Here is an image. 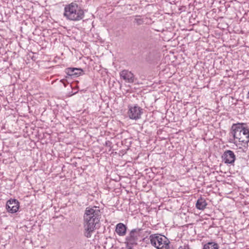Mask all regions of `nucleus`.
<instances>
[{
    "mask_svg": "<svg viewBox=\"0 0 249 249\" xmlns=\"http://www.w3.org/2000/svg\"><path fill=\"white\" fill-rule=\"evenodd\" d=\"M119 74L121 78L127 83H132L134 81V74L128 70H124L120 72Z\"/></svg>",
    "mask_w": 249,
    "mask_h": 249,
    "instance_id": "10",
    "label": "nucleus"
},
{
    "mask_svg": "<svg viewBox=\"0 0 249 249\" xmlns=\"http://www.w3.org/2000/svg\"><path fill=\"white\" fill-rule=\"evenodd\" d=\"M218 244L214 242H209L204 245L203 249H219Z\"/></svg>",
    "mask_w": 249,
    "mask_h": 249,
    "instance_id": "14",
    "label": "nucleus"
},
{
    "mask_svg": "<svg viewBox=\"0 0 249 249\" xmlns=\"http://www.w3.org/2000/svg\"><path fill=\"white\" fill-rule=\"evenodd\" d=\"M142 231V229L140 228L132 229L125 238V243L130 245H136Z\"/></svg>",
    "mask_w": 249,
    "mask_h": 249,
    "instance_id": "5",
    "label": "nucleus"
},
{
    "mask_svg": "<svg viewBox=\"0 0 249 249\" xmlns=\"http://www.w3.org/2000/svg\"><path fill=\"white\" fill-rule=\"evenodd\" d=\"M111 143V142H109V141H107L106 142V145H108V146H110V144Z\"/></svg>",
    "mask_w": 249,
    "mask_h": 249,
    "instance_id": "18",
    "label": "nucleus"
},
{
    "mask_svg": "<svg viewBox=\"0 0 249 249\" xmlns=\"http://www.w3.org/2000/svg\"><path fill=\"white\" fill-rule=\"evenodd\" d=\"M63 15L67 19L72 21H79L84 17L83 10L74 2L65 6Z\"/></svg>",
    "mask_w": 249,
    "mask_h": 249,
    "instance_id": "2",
    "label": "nucleus"
},
{
    "mask_svg": "<svg viewBox=\"0 0 249 249\" xmlns=\"http://www.w3.org/2000/svg\"><path fill=\"white\" fill-rule=\"evenodd\" d=\"M126 244V249H132V247L134 246V245H128L127 244Z\"/></svg>",
    "mask_w": 249,
    "mask_h": 249,
    "instance_id": "17",
    "label": "nucleus"
},
{
    "mask_svg": "<svg viewBox=\"0 0 249 249\" xmlns=\"http://www.w3.org/2000/svg\"><path fill=\"white\" fill-rule=\"evenodd\" d=\"M178 249H191L188 245H183V246H180Z\"/></svg>",
    "mask_w": 249,
    "mask_h": 249,
    "instance_id": "16",
    "label": "nucleus"
},
{
    "mask_svg": "<svg viewBox=\"0 0 249 249\" xmlns=\"http://www.w3.org/2000/svg\"><path fill=\"white\" fill-rule=\"evenodd\" d=\"M134 22L137 23V25H140L143 24L144 20L141 18L140 16H136L134 19Z\"/></svg>",
    "mask_w": 249,
    "mask_h": 249,
    "instance_id": "15",
    "label": "nucleus"
},
{
    "mask_svg": "<svg viewBox=\"0 0 249 249\" xmlns=\"http://www.w3.org/2000/svg\"><path fill=\"white\" fill-rule=\"evenodd\" d=\"M83 71L81 69L76 68H69L66 69V73L70 76H78L80 75Z\"/></svg>",
    "mask_w": 249,
    "mask_h": 249,
    "instance_id": "11",
    "label": "nucleus"
},
{
    "mask_svg": "<svg viewBox=\"0 0 249 249\" xmlns=\"http://www.w3.org/2000/svg\"><path fill=\"white\" fill-rule=\"evenodd\" d=\"M247 98H249V90L248 93L247 94Z\"/></svg>",
    "mask_w": 249,
    "mask_h": 249,
    "instance_id": "19",
    "label": "nucleus"
},
{
    "mask_svg": "<svg viewBox=\"0 0 249 249\" xmlns=\"http://www.w3.org/2000/svg\"><path fill=\"white\" fill-rule=\"evenodd\" d=\"M207 203L204 198L200 197L196 201V206L197 209L203 210L205 209Z\"/></svg>",
    "mask_w": 249,
    "mask_h": 249,
    "instance_id": "13",
    "label": "nucleus"
},
{
    "mask_svg": "<svg viewBox=\"0 0 249 249\" xmlns=\"http://www.w3.org/2000/svg\"><path fill=\"white\" fill-rule=\"evenodd\" d=\"M127 227L122 223H119L116 226L115 231L117 234L121 236L125 235L126 232Z\"/></svg>",
    "mask_w": 249,
    "mask_h": 249,
    "instance_id": "12",
    "label": "nucleus"
},
{
    "mask_svg": "<svg viewBox=\"0 0 249 249\" xmlns=\"http://www.w3.org/2000/svg\"><path fill=\"white\" fill-rule=\"evenodd\" d=\"M225 163L233 165L236 159L234 152L230 150H226L222 156Z\"/></svg>",
    "mask_w": 249,
    "mask_h": 249,
    "instance_id": "8",
    "label": "nucleus"
},
{
    "mask_svg": "<svg viewBox=\"0 0 249 249\" xmlns=\"http://www.w3.org/2000/svg\"><path fill=\"white\" fill-rule=\"evenodd\" d=\"M234 140H238L241 144L246 147L249 142V130L243 124H233L230 132Z\"/></svg>",
    "mask_w": 249,
    "mask_h": 249,
    "instance_id": "1",
    "label": "nucleus"
},
{
    "mask_svg": "<svg viewBox=\"0 0 249 249\" xmlns=\"http://www.w3.org/2000/svg\"><path fill=\"white\" fill-rule=\"evenodd\" d=\"M237 142V141H236L235 142H234V143H236V142Z\"/></svg>",
    "mask_w": 249,
    "mask_h": 249,
    "instance_id": "20",
    "label": "nucleus"
},
{
    "mask_svg": "<svg viewBox=\"0 0 249 249\" xmlns=\"http://www.w3.org/2000/svg\"><path fill=\"white\" fill-rule=\"evenodd\" d=\"M84 218L83 227L84 228V235L87 238L91 236L92 232L96 229V226L99 223L100 219H89Z\"/></svg>",
    "mask_w": 249,
    "mask_h": 249,
    "instance_id": "4",
    "label": "nucleus"
},
{
    "mask_svg": "<svg viewBox=\"0 0 249 249\" xmlns=\"http://www.w3.org/2000/svg\"><path fill=\"white\" fill-rule=\"evenodd\" d=\"M19 202L15 199H10L7 201L6 205V209L8 212L14 213H16L19 209Z\"/></svg>",
    "mask_w": 249,
    "mask_h": 249,
    "instance_id": "9",
    "label": "nucleus"
},
{
    "mask_svg": "<svg viewBox=\"0 0 249 249\" xmlns=\"http://www.w3.org/2000/svg\"><path fill=\"white\" fill-rule=\"evenodd\" d=\"M142 113L143 109L137 105L128 106L127 114L130 119L137 120L140 119Z\"/></svg>",
    "mask_w": 249,
    "mask_h": 249,
    "instance_id": "7",
    "label": "nucleus"
},
{
    "mask_svg": "<svg viewBox=\"0 0 249 249\" xmlns=\"http://www.w3.org/2000/svg\"><path fill=\"white\" fill-rule=\"evenodd\" d=\"M149 239L152 246L157 249H168L169 241L165 236L158 234H151Z\"/></svg>",
    "mask_w": 249,
    "mask_h": 249,
    "instance_id": "3",
    "label": "nucleus"
},
{
    "mask_svg": "<svg viewBox=\"0 0 249 249\" xmlns=\"http://www.w3.org/2000/svg\"><path fill=\"white\" fill-rule=\"evenodd\" d=\"M101 216L100 210L97 207H87L84 214L83 218L93 219H100Z\"/></svg>",
    "mask_w": 249,
    "mask_h": 249,
    "instance_id": "6",
    "label": "nucleus"
}]
</instances>
